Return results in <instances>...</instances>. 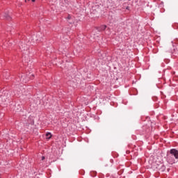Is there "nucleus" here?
<instances>
[{
    "mask_svg": "<svg viewBox=\"0 0 178 178\" xmlns=\"http://www.w3.org/2000/svg\"><path fill=\"white\" fill-rule=\"evenodd\" d=\"M171 155H173L175 159H178V151L176 149H172L170 150Z\"/></svg>",
    "mask_w": 178,
    "mask_h": 178,
    "instance_id": "f257e3e1",
    "label": "nucleus"
},
{
    "mask_svg": "<svg viewBox=\"0 0 178 178\" xmlns=\"http://www.w3.org/2000/svg\"><path fill=\"white\" fill-rule=\"evenodd\" d=\"M19 49L21 51H27V44L24 43H21L19 44Z\"/></svg>",
    "mask_w": 178,
    "mask_h": 178,
    "instance_id": "f03ea898",
    "label": "nucleus"
},
{
    "mask_svg": "<svg viewBox=\"0 0 178 178\" xmlns=\"http://www.w3.org/2000/svg\"><path fill=\"white\" fill-rule=\"evenodd\" d=\"M4 17H6V19H7L8 20H10V15L8 13H6L4 15Z\"/></svg>",
    "mask_w": 178,
    "mask_h": 178,
    "instance_id": "7ed1b4c3",
    "label": "nucleus"
},
{
    "mask_svg": "<svg viewBox=\"0 0 178 178\" xmlns=\"http://www.w3.org/2000/svg\"><path fill=\"white\" fill-rule=\"evenodd\" d=\"M46 137H47L48 140H49L51 137H52V135L51 134V133H47L46 134Z\"/></svg>",
    "mask_w": 178,
    "mask_h": 178,
    "instance_id": "20e7f679",
    "label": "nucleus"
},
{
    "mask_svg": "<svg viewBox=\"0 0 178 178\" xmlns=\"http://www.w3.org/2000/svg\"><path fill=\"white\" fill-rule=\"evenodd\" d=\"M165 169H166V167H165V165H162L161 168H160V170L161 172H163V171H165Z\"/></svg>",
    "mask_w": 178,
    "mask_h": 178,
    "instance_id": "39448f33",
    "label": "nucleus"
},
{
    "mask_svg": "<svg viewBox=\"0 0 178 178\" xmlns=\"http://www.w3.org/2000/svg\"><path fill=\"white\" fill-rule=\"evenodd\" d=\"M106 25L102 26V30H106Z\"/></svg>",
    "mask_w": 178,
    "mask_h": 178,
    "instance_id": "423d86ee",
    "label": "nucleus"
},
{
    "mask_svg": "<svg viewBox=\"0 0 178 178\" xmlns=\"http://www.w3.org/2000/svg\"><path fill=\"white\" fill-rule=\"evenodd\" d=\"M44 159H45V156H42V161H44Z\"/></svg>",
    "mask_w": 178,
    "mask_h": 178,
    "instance_id": "0eeeda50",
    "label": "nucleus"
},
{
    "mask_svg": "<svg viewBox=\"0 0 178 178\" xmlns=\"http://www.w3.org/2000/svg\"><path fill=\"white\" fill-rule=\"evenodd\" d=\"M32 2H35V0H32Z\"/></svg>",
    "mask_w": 178,
    "mask_h": 178,
    "instance_id": "6e6552de",
    "label": "nucleus"
},
{
    "mask_svg": "<svg viewBox=\"0 0 178 178\" xmlns=\"http://www.w3.org/2000/svg\"><path fill=\"white\" fill-rule=\"evenodd\" d=\"M68 19H70V16L68 17Z\"/></svg>",
    "mask_w": 178,
    "mask_h": 178,
    "instance_id": "1a4fd4ad",
    "label": "nucleus"
},
{
    "mask_svg": "<svg viewBox=\"0 0 178 178\" xmlns=\"http://www.w3.org/2000/svg\"><path fill=\"white\" fill-rule=\"evenodd\" d=\"M127 9H129V7H127Z\"/></svg>",
    "mask_w": 178,
    "mask_h": 178,
    "instance_id": "9d476101",
    "label": "nucleus"
}]
</instances>
